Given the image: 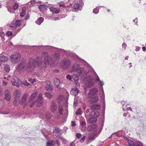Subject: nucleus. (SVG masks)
Masks as SVG:
<instances>
[{
  "mask_svg": "<svg viewBox=\"0 0 146 146\" xmlns=\"http://www.w3.org/2000/svg\"><path fill=\"white\" fill-rule=\"evenodd\" d=\"M43 57H44V62L42 61L41 57H38L34 59H31L29 60V63L23 62L19 64L17 67V70L20 72H22L27 70L28 71H31L35 66H38L40 67H47L50 63L56 64L60 59V55L59 53H55L52 55V58L48 53L44 52L43 54Z\"/></svg>",
  "mask_w": 146,
  "mask_h": 146,
  "instance_id": "nucleus-1",
  "label": "nucleus"
},
{
  "mask_svg": "<svg viewBox=\"0 0 146 146\" xmlns=\"http://www.w3.org/2000/svg\"><path fill=\"white\" fill-rule=\"evenodd\" d=\"M46 50L51 52L56 50L58 52L64 54L67 56H74L75 58L77 59L79 62L82 64L84 66L88 65V64L84 60L80 58L78 56L71 53L69 51L66 50L61 48H58L50 46H46Z\"/></svg>",
  "mask_w": 146,
  "mask_h": 146,
  "instance_id": "nucleus-2",
  "label": "nucleus"
},
{
  "mask_svg": "<svg viewBox=\"0 0 146 146\" xmlns=\"http://www.w3.org/2000/svg\"><path fill=\"white\" fill-rule=\"evenodd\" d=\"M80 65L78 64H73L72 68L70 70L71 72H76L79 75H82L83 76L88 75V73H90L88 70H85L83 67H80Z\"/></svg>",
  "mask_w": 146,
  "mask_h": 146,
  "instance_id": "nucleus-3",
  "label": "nucleus"
},
{
  "mask_svg": "<svg viewBox=\"0 0 146 146\" xmlns=\"http://www.w3.org/2000/svg\"><path fill=\"white\" fill-rule=\"evenodd\" d=\"M85 80L86 81L85 84L86 87L90 88L92 87L94 84V77L92 74L89 73L88 75L85 78Z\"/></svg>",
  "mask_w": 146,
  "mask_h": 146,
  "instance_id": "nucleus-4",
  "label": "nucleus"
},
{
  "mask_svg": "<svg viewBox=\"0 0 146 146\" xmlns=\"http://www.w3.org/2000/svg\"><path fill=\"white\" fill-rule=\"evenodd\" d=\"M21 56L20 53L15 52L12 54L10 57V60L13 63H17L20 60Z\"/></svg>",
  "mask_w": 146,
  "mask_h": 146,
  "instance_id": "nucleus-5",
  "label": "nucleus"
},
{
  "mask_svg": "<svg viewBox=\"0 0 146 146\" xmlns=\"http://www.w3.org/2000/svg\"><path fill=\"white\" fill-rule=\"evenodd\" d=\"M71 63V61L68 58L63 59L60 62V66L63 69H66L68 68Z\"/></svg>",
  "mask_w": 146,
  "mask_h": 146,
  "instance_id": "nucleus-6",
  "label": "nucleus"
},
{
  "mask_svg": "<svg viewBox=\"0 0 146 146\" xmlns=\"http://www.w3.org/2000/svg\"><path fill=\"white\" fill-rule=\"evenodd\" d=\"M37 96V93H34L31 96L29 100V103H30L29 107L30 108L32 107L35 102V99Z\"/></svg>",
  "mask_w": 146,
  "mask_h": 146,
  "instance_id": "nucleus-7",
  "label": "nucleus"
},
{
  "mask_svg": "<svg viewBox=\"0 0 146 146\" xmlns=\"http://www.w3.org/2000/svg\"><path fill=\"white\" fill-rule=\"evenodd\" d=\"M98 134L94 133L90 135L88 137V140L86 141L87 144L89 143L94 140L98 136Z\"/></svg>",
  "mask_w": 146,
  "mask_h": 146,
  "instance_id": "nucleus-8",
  "label": "nucleus"
},
{
  "mask_svg": "<svg viewBox=\"0 0 146 146\" xmlns=\"http://www.w3.org/2000/svg\"><path fill=\"white\" fill-rule=\"evenodd\" d=\"M121 104L122 105V109L124 111L130 110L132 111L131 108L130 107V105L127 104V102L122 101L121 102Z\"/></svg>",
  "mask_w": 146,
  "mask_h": 146,
  "instance_id": "nucleus-9",
  "label": "nucleus"
},
{
  "mask_svg": "<svg viewBox=\"0 0 146 146\" xmlns=\"http://www.w3.org/2000/svg\"><path fill=\"white\" fill-rule=\"evenodd\" d=\"M98 91L96 88H93L90 89L88 94L89 97L94 96L98 92Z\"/></svg>",
  "mask_w": 146,
  "mask_h": 146,
  "instance_id": "nucleus-10",
  "label": "nucleus"
},
{
  "mask_svg": "<svg viewBox=\"0 0 146 146\" xmlns=\"http://www.w3.org/2000/svg\"><path fill=\"white\" fill-rule=\"evenodd\" d=\"M80 3H81L80 5L78 3H75L73 6V9L75 10H81L84 3L81 0L80 1Z\"/></svg>",
  "mask_w": 146,
  "mask_h": 146,
  "instance_id": "nucleus-11",
  "label": "nucleus"
},
{
  "mask_svg": "<svg viewBox=\"0 0 146 146\" xmlns=\"http://www.w3.org/2000/svg\"><path fill=\"white\" fill-rule=\"evenodd\" d=\"M51 111L53 113H54L57 109V104L54 101H52L50 106Z\"/></svg>",
  "mask_w": 146,
  "mask_h": 146,
  "instance_id": "nucleus-12",
  "label": "nucleus"
},
{
  "mask_svg": "<svg viewBox=\"0 0 146 146\" xmlns=\"http://www.w3.org/2000/svg\"><path fill=\"white\" fill-rule=\"evenodd\" d=\"M86 118L88 119V122L89 123H95L97 120L96 117L90 116V113L88 115H86Z\"/></svg>",
  "mask_w": 146,
  "mask_h": 146,
  "instance_id": "nucleus-13",
  "label": "nucleus"
},
{
  "mask_svg": "<svg viewBox=\"0 0 146 146\" xmlns=\"http://www.w3.org/2000/svg\"><path fill=\"white\" fill-rule=\"evenodd\" d=\"M88 130L89 131H97V126L95 124H92L88 126Z\"/></svg>",
  "mask_w": 146,
  "mask_h": 146,
  "instance_id": "nucleus-14",
  "label": "nucleus"
},
{
  "mask_svg": "<svg viewBox=\"0 0 146 146\" xmlns=\"http://www.w3.org/2000/svg\"><path fill=\"white\" fill-rule=\"evenodd\" d=\"M5 99L8 101H9L11 99L10 93L8 90H7L5 92Z\"/></svg>",
  "mask_w": 146,
  "mask_h": 146,
  "instance_id": "nucleus-15",
  "label": "nucleus"
},
{
  "mask_svg": "<svg viewBox=\"0 0 146 146\" xmlns=\"http://www.w3.org/2000/svg\"><path fill=\"white\" fill-rule=\"evenodd\" d=\"M53 83L56 86L57 88H61V86L60 85V82L59 80L56 78H54Z\"/></svg>",
  "mask_w": 146,
  "mask_h": 146,
  "instance_id": "nucleus-16",
  "label": "nucleus"
},
{
  "mask_svg": "<svg viewBox=\"0 0 146 146\" xmlns=\"http://www.w3.org/2000/svg\"><path fill=\"white\" fill-rule=\"evenodd\" d=\"M101 108V106L100 105L95 104L91 106L90 108L92 110H100Z\"/></svg>",
  "mask_w": 146,
  "mask_h": 146,
  "instance_id": "nucleus-17",
  "label": "nucleus"
},
{
  "mask_svg": "<svg viewBox=\"0 0 146 146\" xmlns=\"http://www.w3.org/2000/svg\"><path fill=\"white\" fill-rule=\"evenodd\" d=\"M90 115L92 116H94V117H98L100 115V113L98 111L95 112L94 111H92L90 112Z\"/></svg>",
  "mask_w": 146,
  "mask_h": 146,
  "instance_id": "nucleus-18",
  "label": "nucleus"
},
{
  "mask_svg": "<svg viewBox=\"0 0 146 146\" xmlns=\"http://www.w3.org/2000/svg\"><path fill=\"white\" fill-rule=\"evenodd\" d=\"M50 11L52 12L53 13L58 14V13L60 11L59 9L55 8L53 7H51L50 8Z\"/></svg>",
  "mask_w": 146,
  "mask_h": 146,
  "instance_id": "nucleus-19",
  "label": "nucleus"
},
{
  "mask_svg": "<svg viewBox=\"0 0 146 146\" xmlns=\"http://www.w3.org/2000/svg\"><path fill=\"white\" fill-rule=\"evenodd\" d=\"M78 93V90L75 88H73L72 89L70 92V94L74 95V96H76L77 95Z\"/></svg>",
  "mask_w": 146,
  "mask_h": 146,
  "instance_id": "nucleus-20",
  "label": "nucleus"
},
{
  "mask_svg": "<svg viewBox=\"0 0 146 146\" xmlns=\"http://www.w3.org/2000/svg\"><path fill=\"white\" fill-rule=\"evenodd\" d=\"M38 8L40 11H43L46 10L48 7L45 5H41L39 6Z\"/></svg>",
  "mask_w": 146,
  "mask_h": 146,
  "instance_id": "nucleus-21",
  "label": "nucleus"
},
{
  "mask_svg": "<svg viewBox=\"0 0 146 146\" xmlns=\"http://www.w3.org/2000/svg\"><path fill=\"white\" fill-rule=\"evenodd\" d=\"M50 83L49 82L46 86V90L48 91H52L53 90V87L52 85L50 84Z\"/></svg>",
  "mask_w": 146,
  "mask_h": 146,
  "instance_id": "nucleus-22",
  "label": "nucleus"
},
{
  "mask_svg": "<svg viewBox=\"0 0 146 146\" xmlns=\"http://www.w3.org/2000/svg\"><path fill=\"white\" fill-rule=\"evenodd\" d=\"M43 21L44 18L42 17H40L37 20L35 21V23L39 25L43 22Z\"/></svg>",
  "mask_w": 146,
  "mask_h": 146,
  "instance_id": "nucleus-23",
  "label": "nucleus"
},
{
  "mask_svg": "<svg viewBox=\"0 0 146 146\" xmlns=\"http://www.w3.org/2000/svg\"><path fill=\"white\" fill-rule=\"evenodd\" d=\"M8 58L7 56H1L0 57V60L2 62L7 61L8 60Z\"/></svg>",
  "mask_w": 146,
  "mask_h": 146,
  "instance_id": "nucleus-24",
  "label": "nucleus"
},
{
  "mask_svg": "<svg viewBox=\"0 0 146 146\" xmlns=\"http://www.w3.org/2000/svg\"><path fill=\"white\" fill-rule=\"evenodd\" d=\"M91 101L93 103H96L99 101V98L97 96H95L92 98Z\"/></svg>",
  "mask_w": 146,
  "mask_h": 146,
  "instance_id": "nucleus-25",
  "label": "nucleus"
},
{
  "mask_svg": "<svg viewBox=\"0 0 146 146\" xmlns=\"http://www.w3.org/2000/svg\"><path fill=\"white\" fill-rule=\"evenodd\" d=\"M60 130L59 128H56L54 130L53 135H56V134H58L60 133Z\"/></svg>",
  "mask_w": 146,
  "mask_h": 146,
  "instance_id": "nucleus-26",
  "label": "nucleus"
},
{
  "mask_svg": "<svg viewBox=\"0 0 146 146\" xmlns=\"http://www.w3.org/2000/svg\"><path fill=\"white\" fill-rule=\"evenodd\" d=\"M42 94L41 93H40L38 96L37 98V101H39L40 103V104L43 103L42 101Z\"/></svg>",
  "mask_w": 146,
  "mask_h": 146,
  "instance_id": "nucleus-27",
  "label": "nucleus"
},
{
  "mask_svg": "<svg viewBox=\"0 0 146 146\" xmlns=\"http://www.w3.org/2000/svg\"><path fill=\"white\" fill-rule=\"evenodd\" d=\"M51 115L49 111H47L46 113V118L48 120L50 119L51 117Z\"/></svg>",
  "mask_w": 146,
  "mask_h": 146,
  "instance_id": "nucleus-28",
  "label": "nucleus"
},
{
  "mask_svg": "<svg viewBox=\"0 0 146 146\" xmlns=\"http://www.w3.org/2000/svg\"><path fill=\"white\" fill-rule=\"evenodd\" d=\"M55 143V142L54 141H52L51 142L49 141H47L46 146H54V145Z\"/></svg>",
  "mask_w": 146,
  "mask_h": 146,
  "instance_id": "nucleus-29",
  "label": "nucleus"
},
{
  "mask_svg": "<svg viewBox=\"0 0 146 146\" xmlns=\"http://www.w3.org/2000/svg\"><path fill=\"white\" fill-rule=\"evenodd\" d=\"M127 143L129 146H135V143L131 140H128Z\"/></svg>",
  "mask_w": 146,
  "mask_h": 146,
  "instance_id": "nucleus-30",
  "label": "nucleus"
},
{
  "mask_svg": "<svg viewBox=\"0 0 146 146\" xmlns=\"http://www.w3.org/2000/svg\"><path fill=\"white\" fill-rule=\"evenodd\" d=\"M104 83L103 81H100V86L101 87V88L102 90V92L103 93V95H104V93L103 90V86L104 85Z\"/></svg>",
  "mask_w": 146,
  "mask_h": 146,
  "instance_id": "nucleus-31",
  "label": "nucleus"
},
{
  "mask_svg": "<svg viewBox=\"0 0 146 146\" xmlns=\"http://www.w3.org/2000/svg\"><path fill=\"white\" fill-rule=\"evenodd\" d=\"M28 96V95L27 94H25L23 95L22 99V102L23 103L26 100V99Z\"/></svg>",
  "mask_w": 146,
  "mask_h": 146,
  "instance_id": "nucleus-32",
  "label": "nucleus"
},
{
  "mask_svg": "<svg viewBox=\"0 0 146 146\" xmlns=\"http://www.w3.org/2000/svg\"><path fill=\"white\" fill-rule=\"evenodd\" d=\"M143 144L139 141H136L135 142V146H143Z\"/></svg>",
  "mask_w": 146,
  "mask_h": 146,
  "instance_id": "nucleus-33",
  "label": "nucleus"
},
{
  "mask_svg": "<svg viewBox=\"0 0 146 146\" xmlns=\"http://www.w3.org/2000/svg\"><path fill=\"white\" fill-rule=\"evenodd\" d=\"M99 7H97L96 8H94L93 10V13L95 14H97L99 12Z\"/></svg>",
  "mask_w": 146,
  "mask_h": 146,
  "instance_id": "nucleus-34",
  "label": "nucleus"
},
{
  "mask_svg": "<svg viewBox=\"0 0 146 146\" xmlns=\"http://www.w3.org/2000/svg\"><path fill=\"white\" fill-rule=\"evenodd\" d=\"M58 110V111H59L60 115H62L63 108H62V106L61 105L59 106Z\"/></svg>",
  "mask_w": 146,
  "mask_h": 146,
  "instance_id": "nucleus-35",
  "label": "nucleus"
},
{
  "mask_svg": "<svg viewBox=\"0 0 146 146\" xmlns=\"http://www.w3.org/2000/svg\"><path fill=\"white\" fill-rule=\"evenodd\" d=\"M10 26L11 27L13 28V29H15L17 27L15 22L14 23L13 22L11 23L10 25Z\"/></svg>",
  "mask_w": 146,
  "mask_h": 146,
  "instance_id": "nucleus-36",
  "label": "nucleus"
},
{
  "mask_svg": "<svg viewBox=\"0 0 146 146\" xmlns=\"http://www.w3.org/2000/svg\"><path fill=\"white\" fill-rule=\"evenodd\" d=\"M4 69L7 72H8L10 70L9 65H5L4 67Z\"/></svg>",
  "mask_w": 146,
  "mask_h": 146,
  "instance_id": "nucleus-37",
  "label": "nucleus"
},
{
  "mask_svg": "<svg viewBox=\"0 0 146 146\" xmlns=\"http://www.w3.org/2000/svg\"><path fill=\"white\" fill-rule=\"evenodd\" d=\"M17 27L19 26L22 23V21L19 20H17L15 22Z\"/></svg>",
  "mask_w": 146,
  "mask_h": 146,
  "instance_id": "nucleus-38",
  "label": "nucleus"
},
{
  "mask_svg": "<svg viewBox=\"0 0 146 146\" xmlns=\"http://www.w3.org/2000/svg\"><path fill=\"white\" fill-rule=\"evenodd\" d=\"M72 78L74 79V82H78L79 80L78 77L76 75H73Z\"/></svg>",
  "mask_w": 146,
  "mask_h": 146,
  "instance_id": "nucleus-39",
  "label": "nucleus"
},
{
  "mask_svg": "<svg viewBox=\"0 0 146 146\" xmlns=\"http://www.w3.org/2000/svg\"><path fill=\"white\" fill-rule=\"evenodd\" d=\"M45 96L47 97L48 98H51L52 97V95L50 93L48 92H46L45 93Z\"/></svg>",
  "mask_w": 146,
  "mask_h": 146,
  "instance_id": "nucleus-40",
  "label": "nucleus"
},
{
  "mask_svg": "<svg viewBox=\"0 0 146 146\" xmlns=\"http://www.w3.org/2000/svg\"><path fill=\"white\" fill-rule=\"evenodd\" d=\"M7 10L11 13H14V10L13 8L9 7L7 8Z\"/></svg>",
  "mask_w": 146,
  "mask_h": 146,
  "instance_id": "nucleus-41",
  "label": "nucleus"
},
{
  "mask_svg": "<svg viewBox=\"0 0 146 146\" xmlns=\"http://www.w3.org/2000/svg\"><path fill=\"white\" fill-rule=\"evenodd\" d=\"M39 117L40 118L43 119H44L45 118L44 114L42 113H40V114Z\"/></svg>",
  "mask_w": 146,
  "mask_h": 146,
  "instance_id": "nucleus-42",
  "label": "nucleus"
},
{
  "mask_svg": "<svg viewBox=\"0 0 146 146\" xmlns=\"http://www.w3.org/2000/svg\"><path fill=\"white\" fill-rule=\"evenodd\" d=\"M14 80V82H15V83H16L17 84H19V83H20V82H21V81L19 79L17 78H16Z\"/></svg>",
  "mask_w": 146,
  "mask_h": 146,
  "instance_id": "nucleus-43",
  "label": "nucleus"
},
{
  "mask_svg": "<svg viewBox=\"0 0 146 146\" xmlns=\"http://www.w3.org/2000/svg\"><path fill=\"white\" fill-rule=\"evenodd\" d=\"M96 77L95 81L96 82H100V81H102V80H100V78L98 75L96 74Z\"/></svg>",
  "mask_w": 146,
  "mask_h": 146,
  "instance_id": "nucleus-44",
  "label": "nucleus"
},
{
  "mask_svg": "<svg viewBox=\"0 0 146 146\" xmlns=\"http://www.w3.org/2000/svg\"><path fill=\"white\" fill-rule=\"evenodd\" d=\"M66 78H67L69 80L72 81V77L70 75H68L66 76Z\"/></svg>",
  "mask_w": 146,
  "mask_h": 146,
  "instance_id": "nucleus-45",
  "label": "nucleus"
},
{
  "mask_svg": "<svg viewBox=\"0 0 146 146\" xmlns=\"http://www.w3.org/2000/svg\"><path fill=\"white\" fill-rule=\"evenodd\" d=\"M133 22L135 23V25H137V26L138 25L137 24L138 18H136L135 19H133Z\"/></svg>",
  "mask_w": 146,
  "mask_h": 146,
  "instance_id": "nucleus-46",
  "label": "nucleus"
},
{
  "mask_svg": "<svg viewBox=\"0 0 146 146\" xmlns=\"http://www.w3.org/2000/svg\"><path fill=\"white\" fill-rule=\"evenodd\" d=\"M18 7V4L16 3L15 4L14 6L13 7V9L14 10L16 9Z\"/></svg>",
  "mask_w": 146,
  "mask_h": 146,
  "instance_id": "nucleus-47",
  "label": "nucleus"
},
{
  "mask_svg": "<svg viewBox=\"0 0 146 146\" xmlns=\"http://www.w3.org/2000/svg\"><path fill=\"white\" fill-rule=\"evenodd\" d=\"M81 109L80 108H79L78 110L76 111V114H78L79 115H80L81 114Z\"/></svg>",
  "mask_w": 146,
  "mask_h": 146,
  "instance_id": "nucleus-48",
  "label": "nucleus"
},
{
  "mask_svg": "<svg viewBox=\"0 0 146 146\" xmlns=\"http://www.w3.org/2000/svg\"><path fill=\"white\" fill-rule=\"evenodd\" d=\"M7 35L8 36H9L13 35V33L11 31H8L7 33Z\"/></svg>",
  "mask_w": 146,
  "mask_h": 146,
  "instance_id": "nucleus-49",
  "label": "nucleus"
},
{
  "mask_svg": "<svg viewBox=\"0 0 146 146\" xmlns=\"http://www.w3.org/2000/svg\"><path fill=\"white\" fill-rule=\"evenodd\" d=\"M86 122L83 121H80V125L82 127L84 125L86 124Z\"/></svg>",
  "mask_w": 146,
  "mask_h": 146,
  "instance_id": "nucleus-50",
  "label": "nucleus"
},
{
  "mask_svg": "<svg viewBox=\"0 0 146 146\" xmlns=\"http://www.w3.org/2000/svg\"><path fill=\"white\" fill-rule=\"evenodd\" d=\"M42 104V103L41 104H40V103L39 101H37V102L36 104V107H40L41 106Z\"/></svg>",
  "mask_w": 146,
  "mask_h": 146,
  "instance_id": "nucleus-51",
  "label": "nucleus"
},
{
  "mask_svg": "<svg viewBox=\"0 0 146 146\" xmlns=\"http://www.w3.org/2000/svg\"><path fill=\"white\" fill-rule=\"evenodd\" d=\"M86 136H84L80 140V141L81 143H83L85 139Z\"/></svg>",
  "mask_w": 146,
  "mask_h": 146,
  "instance_id": "nucleus-52",
  "label": "nucleus"
},
{
  "mask_svg": "<svg viewBox=\"0 0 146 146\" xmlns=\"http://www.w3.org/2000/svg\"><path fill=\"white\" fill-rule=\"evenodd\" d=\"M116 134V135L118 136V137H120V136H122L121 135L120 136H119L118 135V134H116V133H113L111 135H110L109 137V139H110V138H111L112 137V135H114V134Z\"/></svg>",
  "mask_w": 146,
  "mask_h": 146,
  "instance_id": "nucleus-53",
  "label": "nucleus"
},
{
  "mask_svg": "<svg viewBox=\"0 0 146 146\" xmlns=\"http://www.w3.org/2000/svg\"><path fill=\"white\" fill-rule=\"evenodd\" d=\"M18 103L19 102H18L17 101L16 99L13 102V104L15 106L17 105Z\"/></svg>",
  "mask_w": 146,
  "mask_h": 146,
  "instance_id": "nucleus-54",
  "label": "nucleus"
},
{
  "mask_svg": "<svg viewBox=\"0 0 146 146\" xmlns=\"http://www.w3.org/2000/svg\"><path fill=\"white\" fill-rule=\"evenodd\" d=\"M76 136L78 139L80 138L81 136V134L79 133H77L76 134Z\"/></svg>",
  "mask_w": 146,
  "mask_h": 146,
  "instance_id": "nucleus-55",
  "label": "nucleus"
},
{
  "mask_svg": "<svg viewBox=\"0 0 146 146\" xmlns=\"http://www.w3.org/2000/svg\"><path fill=\"white\" fill-rule=\"evenodd\" d=\"M35 0H31L30 1V2L29 3L30 4H31L33 3H35Z\"/></svg>",
  "mask_w": 146,
  "mask_h": 146,
  "instance_id": "nucleus-56",
  "label": "nucleus"
},
{
  "mask_svg": "<svg viewBox=\"0 0 146 146\" xmlns=\"http://www.w3.org/2000/svg\"><path fill=\"white\" fill-rule=\"evenodd\" d=\"M122 46L123 48H124V49H125L127 46L126 44L125 43H123L122 44Z\"/></svg>",
  "mask_w": 146,
  "mask_h": 146,
  "instance_id": "nucleus-57",
  "label": "nucleus"
},
{
  "mask_svg": "<svg viewBox=\"0 0 146 146\" xmlns=\"http://www.w3.org/2000/svg\"><path fill=\"white\" fill-rule=\"evenodd\" d=\"M59 6L60 7H62L63 8H65L66 7L65 5L63 4H60L59 5Z\"/></svg>",
  "mask_w": 146,
  "mask_h": 146,
  "instance_id": "nucleus-58",
  "label": "nucleus"
},
{
  "mask_svg": "<svg viewBox=\"0 0 146 146\" xmlns=\"http://www.w3.org/2000/svg\"><path fill=\"white\" fill-rule=\"evenodd\" d=\"M77 105V103L76 101H74V103L73 107H74L75 108Z\"/></svg>",
  "mask_w": 146,
  "mask_h": 146,
  "instance_id": "nucleus-59",
  "label": "nucleus"
},
{
  "mask_svg": "<svg viewBox=\"0 0 146 146\" xmlns=\"http://www.w3.org/2000/svg\"><path fill=\"white\" fill-rule=\"evenodd\" d=\"M140 47H139L136 46L135 50L136 51H138L140 50Z\"/></svg>",
  "mask_w": 146,
  "mask_h": 146,
  "instance_id": "nucleus-60",
  "label": "nucleus"
},
{
  "mask_svg": "<svg viewBox=\"0 0 146 146\" xmlns=\"http://www.w3.org/2000/svg\"><path fill=\"white\" fill-rule=\"evenodd\" d=\"M25 13L21 12L20 14V16L21 17H23L25 15Z\"/></svg>",
  "mask_w": 146,
  "mask_h": 146,
  "instance_id": "nucleus-61",
  "label": "nucleus"
},
{
  "mask_svg": "<svg viewBox=\"0 0 146 146\" xmlns=\"http://www.w3.org/2000/svg\"><path fill=\"white\" fill-rule=\"evenodd\" d=\"M2 113L3 114H8L9 113V111H2Z\"/></svg>",
  "mask_w": 146,
  "mask_h": 146,
  "instance_id": "nucleus-62",
  "label": "nucleus"
},
{
  "mask_svg": "<svg viewBox=\"0 0 146 146\" xmlns=\"http://www.w3.org/2000/svg\"><path fill=\"white\" fill-rule=\"evenodd\" d=\"M71 126H76V124L74 121H72Z\"/></svg>",
  "mask_w": 146,
  "mask_h": 146,
  "instance_id": "nucleus-63",
  "label": "nucleus"
},
{
  "mask_svg": "<svg viewBox=\"0 0 146 146\" xmlns=\"http://www.w3.org/2000/svg\"><path fill=\"white\" fill-rule=\"evenodd\" d=\"M75 83L76 84V86H77L78 87H79L80 86V85L79 83H78V82H75Z\"/></svg>",
  "mask_w": 146,
  "mask_h": 146,
  "instance_id": "nucleus-64",
  "label": "nucleus"
}]
</instances>
